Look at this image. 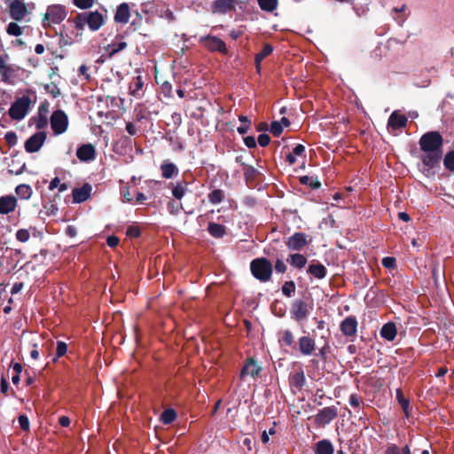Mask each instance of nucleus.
<instances>
[{
    "mask_svg": "<svg viewBox=\"0 0 454 454\" xmlns=\"http://www.w3.org/2000/svg\"><path fill=\"white\" fill-rule=\"evenodd\" d=\"M399 404L401 405L403 411H404L406 417H409V405H410V399H397Z\"/></svg>",
    "mask_w": 454,
    "mask_h": 454,
    "instance_id": "55",
    "label": "nucleus"
},
{
    "mask_svg": "<svg viewBox=\"0 0 454 454\" xmlns=\"http://www.w3.org/2000/svg\"><path fill=\"white\" fill-rule=\"evenodd\" d=\"M308 271L318 279L324 278L326 275V268L321 263H311Z\"/></svg>",
    "mask_w": 454,
    "mask_h": 454,
    "instance_id": "29",
    "label": "nucleus"
},
{
    "mask_svg": "<svg viewBox=\"0 0 454 454\" xmlns=\"http://www.w3.org/2000/svg\"><path fill=\"white\" fill-rule=\"evenodd\" d=\"M251 271L254 278L261 281H268L272 273V264L265 258L254 259L251 262Z\"/></svg>",
    "mask_w": 454,
    "mask_h": 454,
    "instance_id": "3",
    "label": "nucleus"
},
{
    "mask_svg": "<svg viewBox=\"0 0 454 454\" xmlns=\"http://www.w3.org/2000/svg\"><path fill=\"white\" fill-rule=\"evenodd\" d=\"M20 68L13 64H7L5 59L0 67V82L14 85L19 80Z\"/></svg>",
    "mask_w": 454,
    "mask_h": 454,
    "instance_id": "5",
    "label": "nucleus"
},
{
    "mask_svg": "<svg viewBox=\"0 0 454 454\" xmlns=\"http://www.w3.org/2000/svg\"><path fill=\"white\" fill-rule=\"evenodd\" d=\"M74 27L78 30H82L87 25L85 13H79L74 20Z\"/></svg>",
    "mask_w": 454,
    "mask_h": 454,
    "instance_id": "43",
    "label": "nucleus"
},
{
    "mask_svg": "<svg viewBox=\"0 0 454 454\" xmlns=\"http://www.w3.org/2000/svg\"><path fill=\"white\" fill-rule=\"evenodd\" d=\"M275 269L278 273H284L286 270V266L282 260H278L275 264Z\"/></svg>",
    "mask_w": 454,
    "mask_h": 454,
    "instance_id": "58",
    "label": "nucleus"
},
{
    "mask_svg": "<svg viewBox=\"0 0 454 454\" xmlns=\"http://www.w3.org/2000/svg\"><path fill=\"white\" fill-rule=\"evenodd\" d=\"M143 81L140 76H137L133 78V80L129 83V91L130 94L134 97H139L140 96V90L143 88Z\"/></svg>",
    "mask_w": 454,
    "mask_h": 454,
    "instance_id": "31",
    "label": "nucleus"
},
{
    "mask_svg": "<svg viewBox=\"0 0 454 454\" xmlns=\"http://www.w3.org/2000/svg\"><path fill=\"white\" fill-rule=\"evenodd\" d=\"M119 238L116 236H109L106 239V243L110 247H114L119 244Z\"/></svg>",
    "mask_w": 454,
    "mask_h": 454,
    "instance_id": "59",
    "label": "nucleus"
},
{
    "mask_svg": "<svg viewBox=\"0 0 454 454\" xmlns=\"http://www.w3.org/2000/svg\"><path fill=\"white\" fill-rule=\"evenodd\" d=\"M129 7L127 4H121L118 6L114 20L118 23L126 24L129 20Z\"/></svg>",
    "mask_w": 454,
    "mask_h": 454,
    "instance_id": "21",
    "label": "nucleus"
},
{
    "mask_svg": "<svg viewBox=\"0 0 454 454\" xmlns=\"http://www.w3.org/2000/svg\"><path fill=\"white\" fill-rule=\"evenodd\" d=\"M15 237H16L17 240L24 243L29 239L30 233H29L28 230H27V229H20L17 231Z\"/></svg>",
    "mask_w": 454,
    "mask_h": 454,
    "instance_id": "46",
    "label": "nucleus"
},
{
    "mask_svg": "<svg viewBox=\"0 0 454 454\" xmlns=\"http://www.w3.org/2000/svg\"><path fill=\"white\" fill-rule=\"evenodd\" d=\"M67 14V12L64 5H49L43 20V25L44 27H47L51 24H59L66 19Z\"/></svg>",
    "mask_w": 454,
    "mask_h": 454,
    "instance_id": "1",
    "label": "nucleus"
},
{
    "mask_svg": "<svg viewBox=\"0 0 454 454\" xmlns=\"http://www.w3.org/2000/svg\"><path fill=\"white\" fill-rule=\"evenodd\" d=\"M287 247L290 250H301L307 245V239L305 234L301 232H296L291 236L287 242Z\"/></svg>",
    "mask_w": 454,
    "mask_h": 454,
    "instance_id": "14",
    "label": "nucleus"
},
{
    "mask_svg": "<svg viewBox=\"0 0 454 454\" xmlns=\"http://www.w3.org/2000/svg\"><path fill=\"white\" fill-rule=\"evenodd\" d=\"M270 142V137L267 134H261L258 137V143L261 146L265 147L267 146Z\"/></svg>",
    "mask_w": 454,
    "mask_h": 454,
    "instance_id": "54",
    "label": "nucleus"
},
{
    "mask_svg": "<svg viewBox=\"0 0 454 454\" xmlns=\"http://www.w3.org/2000/svg\"><path fill=\"white\" fill-rule=\"evenodd\" d=\"M140 234V231L138 228L131 226L127 230V235L130 237H138Z\"/></svg>",
    "mask_w": 454,
    "mask_h": 454,
    "instance_id": "62",
    "label": "nucleus"
},
{
    "mask_svg": "<svg viewBox=\"0 0 454 454\" xmlns=\"http://www.w3.org/2000/svg\"><path fill=\"white\" fill-rule=\"evenodd\" d=\"M295 291V285L293 281L286 282L282 286V293L286 297H291Z\"/></svg>",
    "mask_w": 454,
    "mask_h": 454,
    "instance_id": "45",
    "label": "nucleus"
},
{
    "mask_svg": "<svg viewBox=\"0 0 454 454\" xmlns=\"http://www.w3.org/2000/svg\"><path fill=\"white\" fill-rule=\"evenodd\" d=\"M59 422L62 427H67L70 425V419L67 416H61L59 419Z\"/></svg>",
    "mask_w": 454,
    "mask_h": 454,
    "instance_id": "64",
    "label": "nucleus"
},
{
    "mask_svg": "<svg viewBox=\"0 0 454 454\" xmlns=\"http://www.w3.org/2000/svg\"><path fill=\"white\" fill-rule=\"evenodd\" d=\"M395 260L393 257H384L382 259V265L385 268L391 269L395 266Z\"/></svg>",
    "mask_w": 454,
    "mask_h": 454,
    "instance_id": "56",
    "label": "nucleus"
},
{
    "mask_svg": "<svg viewBox=\"0 0 454 454\" xmlns=\"http://www.w3.org/2000/svg\"><path fill=\"white\" fill-rule=\"evenodd\" d=\"M244 142H245V145L248 147V148H254L256 146V142H255V138L254 137H247L244 138Z\"/></svg>",
    "mask_w": 454,
    "mask_h": 454,
    "instance_id": "60",
    "label": "nucleus"
},
{
    "mask_svg": "<svg viewBox=\"0 0 454 454\" xmlns=\"http://www.w3.org/2000/svg\"><path fill=\"white\" fill-rule=\"evenodd\" d=\"M224 197V192L221 189L213 190L207 196L208 201L214 205L221 203Z\"/></svg>",
    "mask_w": 454,
    "mask_h": 454,
    "instance_id": "33",
    "label": "nucleus"
},
{
    "mask_svg": "<svg viewBox=\"0 0 454 454\" xmlns=\"http://www.w3.org/2000/svg\"><path fill=\"white\" fill-rule=\"evenodd\" d=\"M77 158L82 161H91L95 159V147L91 144L80 146L76 152Z\"/></svg>",
    "mask_w": 454,
    "mask_h": 454,
    "instance_id": "15",
    "label": "nucleus"
},
{
    "mask_svg": "<svg viewBox=\"0 0 454 454\" xmlns=\"http://www.w3.org/2000/svg\"><path fill=\"white\" fill-rule=\"evenodd\" d=\"M17 206V200L13 196H3L0 198V214L7 215L14 211Z\"/></svg>",
    "mask_w": 454,
    "mask_h": 454,
    "instance_id": "18",
    "label": "nucleus"
},
{
    "mask_svg": "<svg viewBox=\"0 0 454 454\" xmlns=\"http://www.w3.org/2000/svg\"><path fill=\"white\" fill-rule=\"evenodd\" d=\"M340 330L345 336H354L357 330L356 319L353 317H346L340 324Z\"/></svg>",
    "mask_w": 454,
    "mask_h": 454,
    "instance_id": "17",
    "label": "nucleus"
},
{
    "mask_svg": "<svg viewBox=\"0 0 454 454\" xmlns=\"http://www.w3.org/2000/svg\"><path fill=\"white\" fill-rule=\"evenodd\" d=\"M176 411L174 409H167L161 413L160 421L165 425H168L172 423L176 419Z\"/></svg>",
    "mask_w": 454,
    "mask_h": 454,
    "instance_id": "38",
    "label": "nucleus"
},
{
    "mask_svg": "<svg viewBox=\"0 0 454 454\" xmlns=\"http://www.w3.org/2000/svg\"><path fill=\"white\" fill-rule=\"evenodd\" d=\"M60 180L59 177L53 178L50 184H49V190L53 191L54 189L59 187Z\"/></svg>",
    "mask_w": 454,
    "mask_h": 454,
    "instance_id": "63",
    "label": "nucleus"
},
{
    "mask_svg": "<svg viewBox=\"0 0 454 454\" xmlns=\"http://www.w3.org/2000/svg\"><path fill=\"white\" fill-rule=\"evenodd\" d=\"M422 156L423 171H428L439 163L442 158V152H424Z\"/></svg>",
    "mask_w": 454,
    "mask_h": 454,
    "instance_id": "12",
    "label": "nucleus"
},
{
    "mask_svg": "<svg viewBox=\"0 0 454 454\" xmlns=\"http://www.w3.org/2000/svg\"><path fill=\"white\" fill-rule=\"evenodd\" d=\"M91 191H92V187L89 184H85L80 188L74 189L73 190L74 202L82 203V202L87 200L90 196Z\"/></svg>",
    "mask_w": 454,
    "mask_h": 454,
    "instance_id": "16",
    "label": "nucleus"
},
{
    "mask_svg": "<svg viewBox=\"0 0 454 454\" xmlns=\"http://www.w3.org/2000/svg\"><path fill=\"white\" fill-rule=\"evenodd\" d=\"M6 32L10 35L19 36L23 33V28L15 22H11L7 26Z\"/></svg>",
    "mask_w": 454,
    "mask_h": 454,
    "instance_id": "41",
    "label": "nucleus"
},
{
    "mask_svg": "<svg viewBox=\"0 0 454 454\" xmlns=\"http://www.w3.org/2000/svg\"><path fill=\"white\" fill-rule=\"evenodd\" d=\"M444 166L454 172V151L446 154L444 158Z\"/></svg>",
    "mask_w": 454,
    "mask_h": 454,
    "instance_id": "47",
    "label": "nucleus"
},
{
    "mask_svg": "<svg viewBox=\"0 0 454 454\" xmlns=\"http://www.w3.org/2000/svg\"><path fill=\"white\" fill-rule=\"evenodd\" d=\"M407 123V118L398 114L397 111H395L391 114L388 119V127L392 128L393 129H398L400 128H403L406 126Z\"/></svg>",
    "mask_w": 454,
    "mask_h": 454,
    "instance_id": "20",
    "label": "nucleus"
},
{
    "mask_svg": "<svg viewBox=\"0 0 454 454\" xmlns=\"http://www.w3.org/2000/svg\"><path fill=\"white\" fill-rule=\"evenodd\" d=\"M282 341L286 346L293 345V343L294 341V334L292 333V332L290 330H285L283 332V333H282Z\"/></svg>",
    "mask_w": 454,
    "mask_h": 454,
    "instance_id": "48",
    "label": "nucleus"
},
{
    "mask_svg": "<svg viewBox=\"0 0 454 454\" xmlns=\"http://www.w3.org/2000/svg\"><path fill=\"white\" fill-rule=\"evenodd\" d=\"M161 174L164 178H172L174 176L177 175L178 169L174 163L171 162H164L160 166Z\"/></svg>",
    "mask_w": 454,
    "mask_h": 454,
    "instance_id": "30",
    "label": "nucleus"
},
{
    "mask_svg": "<svg viewBox=\"0 0 454 454\" xmlns=\"http://www.w3.org/2000/svg\"><path fill=\"white\" fill-rule=\"evenodd\" d=\"M28 14L26 4L20 0H13L10 4V15L15 20H22Z\"/></svg>",
    "mask_w": 454,
    "mask_h": 454,
    "instance_id": "10",
    "label": "nucleus"
},
{
    "mask_svg": "<svg viewBox=\"0 0 454 454\" xmlns=\"http://www.w3.org/2000/svg\"><path fill=\"white\" fill-rule=\"evenodd\" d=\"M442 137L436 131L424 134L419 140V145L423 152H442Z\"/></svg>",
    "mask_w": 454,
    "mask_h": 454,
    "instance_id": "4",
    "label": "nucleus"
},
{
    "mask_svg": "<svg viewBox=\"0 0 454 454\" xmlns=\"http://www.w3.org/2000/svg\"><path fill=\"white\" fill-rule=\"evenodd\" d=\"M260 8L267 12H272L278 7V0H257Z\"/></svg>",
    "mask_w": 454,
    "mask_h": 454,
    "instance_id": "35",
    "label": "nucleus"
},
{
    "mask_svg": "<svg viewBox=\"0 0 454 454\" xmlns=\"http://www.w3.org/2000/svg\"><path fill=\"white\" fill-rule=\"evenodd\" d=\"M305 151V147L302 145H297L293 149V153L286 155V160L290 165H293L296 161V156L301 155Z\"/></svg>",
    "mask_w": 454,
    "mask_h": 454,
    "instance_id": "39",
    "label": "nucleus"
},
{
    "mask_svg": "<svg viewBox=\"0 0 454 454\" xmlns=\"http://www.w3.org/2000/svg\"><path fill=\"white\" fill-rule=\"evenodd\" d=\"M270 130L275 137H278L283 132L282 124L277 121H273Z\"/></svg>",
    "mask_w": 454,
    "mask_h": 454,
    "instance_id": "50",
    "label": "nucleus"
},
{
    "mask_svg": "<svg viewBox=\"0 0 454 454\" xmlns=\"http://www.w3.org/2000/svg\"><path fill=\"white\" fill-rule=\"evenodd\" d=\"M305 383V376L302 371L294 373L290 380L291 387L294 394H296V390H300Z\"/></svg>",
    "mask_w": 454,
    "mask_h": 454,
    "instance_id": "27",
    "label": "nucleus"
},
{
    "mask_svg": "<svg viewBox=\"0 0 454 454\" xmlns=\"http://www.w3.org/2000/svg\"><path fill=\"white\" fill-rule=\"evenodd\" d=\"M126 130L130 136H135L137 132V127L132 122L127 123Z\"/></svg>",
    "mask_w": 454,
    "mask_h": 454,
    "instance_id": "61",
    "label": "nucleus"
},
{
    "mask_svg": "<svg viewBox=\"0 0 454 454\" xmlns=\"http://www.w3.org/2000/svg\"><path fill=\"white\" fill-rule=\"evenodd\" d=\"M314 452L315 454H333L334 448L331 441L324 439L317 442Z\"/></svg>",
    "mask_w": 454,
    "mask_h": 454,
    "instance_id": "22",
    "label": "nucleus"
},
{
    "mask_svg": "<svg viewBox=\"0 0 454 454\" xmlns=\"http://www.w3.org/2000/svg\"><path fill=\"white\" fill-rule=\"evenodd\" d=\"M51 126L55 135L64 133L68 126L67 115L62 110L53 112L51 117Z\"/></svg>",
    "mask_w": 454,
    "mask_h": 454,
    "instance_id": "6",
    "label": "nucleus"
},
{
    "mask_svg": "<svg viewBox=\"0 0 454 454\" xmlns=\"http://www.w3.org/2000/svg\"><path fill=\"white\" fill-rule=\"evenodd\" d=\"M380 335L387 340H393L396 336L395 325L394 323L385 324L380 330Z\"/></svg>",
    "mask_w": 454,
    "mask_h": 454,
    "instance_id": "26",
    "label": "nucleus"
},
{
    "mask_svg": "<svg viewBox=\"0 0 454 454\" xmlns=\"http://www.w3.org/2000/svg\"><path fill=\"white\" fill-rule=\"evenodd\" d=\"M19 424L21 429L24 431H27L29 429V420L27 416L20 415L19 417Z\"/></svg>",
    "mask_w": 454,
    "mask_h": 454,
    "instance_id": "53",
    "label": "nucleus"
},
{
    "mask_svg": "<svg viewBox=\"0 0 454 454\" xmlns=\"http://www.w3.org/2000/svg\"><path fill=\"white\" fill-rule=\"evenodd\" d=\"M94 0H74V4L80 9H89L93 5Z\"/></svg>",
    "mask_w": 454,
    "mask_h": 454,
    "instance_id": "49",
    "label": "nucleus"
},
{
    "mask_svg": "<svg viewBox=\"0 0 454 454\" xmlns=\"http://www.w3.org/2000/svg\"><path fill=\"white\" fill-rule=\"evenodd\" d=\"M312 308L306 301L296 300L294 301L290 313L292 318L296 321H302L306 319L310 314Z\"/></svg>",
    "mask_w": 454,
    "mask_h": 454,
    "instance_id": "7",
    "label": "nucleus"
},
{
    "mask_svg": "<svg viewBox=\"0 0 454 454\" xmlns=\"http://www.w3.org/2000/svg\"><path fill=\"white\" fill-rule=\"evenodd\" d=\"M260 372V367L257 365V364L251 360L248 363L245 364L241 371V378L245 379L246 377L249 376L251 378H254Z\"/></svg>",
    "mask_w": 454,
    "mask_h": 454,
    "instance_id": "24",
    "label": "nucleus"
},
{
    "mask_svg": "<svg viewBox=\"0 0 454 454\" xmlns=\"http://www.w3.org/2000/svg\"><path fill=\"white\" fill-rule=\"evenodd\" d=\"M188 191L186 183H177L176 185L172 189V195L177 199L181 200Z\"/></svg>",
    "mask_w": 454,
    "mask_h": 454,
    "instance_id": "37",
    "label": "nucleus"
},
{
    "mask_svg": "<svg viewBox=\"0 0 454 454\" xmlns=\"http://www.w3.org/2000/svg\"><path fill=\"white\" fill-rule=\"evenodd\" d=\"M288 262L292 266L301 269L306 265L307 259L301 254H294L290 255V260H288Z\"/></svg>",
    "mask_w": 454,
    "mask_h": 454,
    "instance_id": "32",
    "label": "nucleus"
},
{
    "mask_svg": "<svg viewBox=\"0 0 454 454\" xmlns=\"http://www.w3.org/2000/svg\"><path fill=\"white\" fill-rule=\"evenodd\" d=\"M89 28L91 31L98 30L104 24V17L98 12H84Z\"/></svg>",
    "mask_w": 454,
    "mask_h": 454,
    "instance_id": "13",
    "label": "nucleus"
},
{
    "mask_svg": "<svg viewBox=\"0 0 454 454\" xmlns=\"http://www.w3.org/2000/svg\"><path fill=\"white\" fill-rule=\"evenodd\" d=\"M315 346L314 340L308 336H303L299 339V348L302 355H311L315 350Z\"/></svg>",
    "mask_w": 454,
    "mask_h": 454,
    "instance_id": "19",
    "label": "nucleus"
},
{
    "mask_svg": "<svg viewBox=\"0 0 454 454\" xmlns=\"http://www.w3.org/2000/svg\"><path fill=\"white\" fill-rule=\"evenodd\" d=\"M273 51V48L270 44H265L262 48V50L256 54L255 56V63L257 69H260V63L266 57H268Z\"/></svg>",
    "mask_w": 454,
    "mask_h": 454,
    "instance_id": "34",
    "label": "nucleus"
},
{
    "mask_svg": "<svg viewBox=\"0 0 454 454\" xmlns=\"http://www.w3.org/2000/svg\"><path fill=\"white\" fill-rule=\"evenodd\" d=\"M338 414L335 406L325 407L316 415L315 422L322 427L328 425Z\"/></svg>",
    "mask_w": 454,
    "mask_h": 454,
    "instance_id": "9",
    "label": "nucleus"
},
{
    "mask_svg": "<svg viewBox=\"0 0 454 454\" xmlns=\"http://www.w3.org/2000/svg\"><path fill=\"white\" fill-rule=\"evenodd\" d=\"M46 140V133L39 131L31 136L25 143V150L29 153L38 152Z\"/></svg>",
    "mask_w": 454,
    "mask_h": 454,
    "instance_id": "8",
    "label": "nucleus"
},
{
    "mask_svg": "<svg viewBox=\"0 0 454 454\" xmlns=\"http://www.w3.org/2000/svg\"><path fill=\"white\" fill-rule=\"evenodd\" d=\"M232 0H216L214 3V12L219 13H226L233 8Z\"/></svg>",
    "mask_w": 454,
    "mask_h": 454,
    "instance_id": "28",
    "label": "nucleus"
},
{
    "mask_svg": "<svg viewBox=\"0 0 454 454\" xmlns=\"http://www.w3.org/2000/svg\"><path fill=\"white\" fill-rule=\"evenodd\" d=\"M67 351V345L63 341H58L57 343V356L60 357L64 356Z\"/></svg>",
    "mask_w": 454,
    "mask_h": 454,
    "instance_id": "52",
    "label": "nucleus"
},
{
    "mask_svg": "<svg viewBox=\"0 0 454 454\" xmlns=\"http://www.w3.org/2000/svg\"><path fill=\"white\" fill-rule=\"evenodd\" d=\"M386 454H401V450L395 444H390L387 447Z\"/></svg>",
    "mask_w": 454,
    "mask_h": 454,
    "instance_id": "57",
    "label": "nucleus"
},
{
    "mask_svg": "<svg viewBox=\"0 0 454 454\" xmlns=\"http://www.w3.org/2000/svg\"><path fill=\"white\" fill-rule=\"evenodd\" d=\"M300 182L302 184L309 185L312 188H319L321 185L320 183L316 178H314L312 176H301Z\"/></svg>",
    "mask_w": 454,
    "mask_h": 454,
    "instance_id": "42",
    "label": "nucleus"
},
{
    "mask_svg": "<svg viewBox=\"0 0 454 454\" xmlns=\"http://www.w3.org/2000/svg\"><path fill=\"white\" fill-rule=\"evenodd\" d=\"M15 192L17 195L23 200H27L32 195V189L27 184H20L16 187Z\"/></svg>",
    "mask_w": 454,
    "mask_h": 454,
    "instance_id": "36",
    "label": "nucleus"
},
{
    "mask_svg": "<svg viewBox=\"0 0 454 454\" xmlns=\"http://www.w3.org/2000/svg\"><path fill=\"white\" fill-rule=\"evenodd\" d=\"M207 231L212 237L220 239L226 234V228L220 223L210 222L207 226Z\"/></svg>",
    "mask_w": 454,
    "mask_h": 454,
    "instance_id": "25",
    "label": "nucleus"
},
{
    "mask_svg": "<svg viewBox=\"0 0 454 454\" xmlns=\"http://www.w3.org/2000/svg\"><path fill=\"white\" fill-rule=\"evenodd\" d=\"M204 45L210 51H217L223 54L227 53V47L223 40L216 36L208 35L202 38Z\"/></svg>",
    "mask_w": 454,
    "mask_h": 454,
    "instance_id": "11",
    "label": "nucleus"
},
{
    "mask_svg": "<svg viewBox=\"0 0 454 454\" xmlns=\"http://www.w3.org/2000/svg\"><path fill=\"white\" fill-rule=\"evenodd\" d=\"M48 110L43 106H40L38 114L35 117V125L37 129H43L48 124Z\"/></svg>",
    "mask_w": 454,
    "mask_h": 454,
    "instance_id": "23",
    "label": "nucleus"
},
{
    "mask_svg": "<svg viewBox=\"0 0 454 454\" xmlns=\"http://www.w3.org/2000/svg\"><path fill=\"white\" fill-rule=\"evenodd\" d=\"M32 101L28 96L18 98L9 109V115L14 121H21L28 114Z\"/></svg>",
    "mask_w": 454,
    "mask_h": 454,
    "instance_id": "2",
    "label": "nucleus"
},
{
    "mask_svg": "<svg viewBox=\"0 0 454 454\" xmlns=\"http://www.w3.org/2000/svg\"><path fill=\"white\" fill-rule=\"evenodd\" d=\"M127 47V43L125 42L114 43L108 45L109 50V57H113L117 52L124 50Z\"/></svg>",
    "mask_w": 454,
    "mask_h": 454,
    "instance_id": "40",
    "label": "nucleus"
},
{
    "mask_svg": "<svg viewBox=\"0 0 454 454\" xmlns=\"http://www.w3.org/2000/svg\"><path fill=\"white\" fill-rule=\"evenodd\" d=\"M168 208L171 214H177L183 208L181 203H176L175 201H169L168 203Z\"/></svg>",
    "mask_w": 454,
    "mask_h": 454,
    "instance_id": "51",
    "label": "nucleus"
},
{
    "mask_svg": "<svg viewBox=\"0 0 454 454\" xmlns=\"http://www.w3.org/2000/svg\"><path fill=\"white\" fill-rule=\"evenodd\" d=\"M158 14L168 21H173L175 20L174 13L169 10L168 7L163 5L158 10Z\"/></svg>",
    "mask_w": 454,
    "mask_h": 454,
    "instance_id": "44",
    "label": "nucleus"
}]
</instances>
